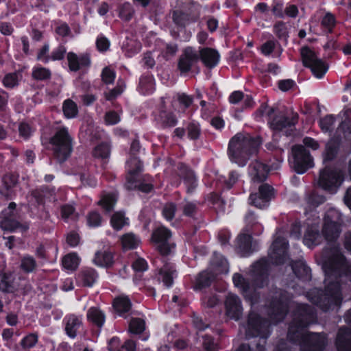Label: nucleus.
Wrapping results in <instances>:
<instances>
[{
    "instance_id": "obj_1",
    "label": "nucleus",
    "mask_w": 351,
    "mask_h": 351,
    "mask_svg": "<svg viewBox=\"0 0 351 351\" xmlns=\"http://www.w3.org/2000/svg\"><path fill=\"white\" fill-rule=\"evenodd\" d=\"M346 263V258L341 253L328 257L322 265L326 276L324 288L314 287L306 292L308 300L324 312L341 305L343 296L339 278Z\"/></svg>"
},
{
    "instance_id": "obj_2",
    "label": "nucleus",
    "mask_w": 351,
    "mask_h": 351,
    "mask_svg": "<svg viewBox=\"0 0 351 351\" xmlns=\"http://www.w3.org/2000/svg\"><path fill=\"white\" fill-rule=\"evenodd\" d=\"M290 297L285 290H280L278 295L271 298L268 305L267 319L258 313L250 311L247 320L248 335L263 339H267L271 335V322L278 324L285 319L289 310Z\"/></svg>"
},
{
    "instance_id": "obj_3",
    "label": "nucleus",
    "mask_w": 351,
    "mask_h": 351,
    "mask_svg": "<svg viewBox=\"0 0 351 351\" xmlns=\"http://www.w3.org/2000/svg\"><path fill=\"white\" fill-rule=\"evenodd\" d=\"M289 247L288 242L283 237H277L272 243L268 258L263 257L252 265V283L257 288L268 285L270 265H282L285 263Z\"/></svg>"
},
{
    "instance_id": "obj_4",
    "label": "nucleus",
    "mask_w": 351,
    "mask_h": 351,
    "mask_svg": "<svg viewBox=\"0 0 351 351\" xmlns=\"http://www.w3.org/2000/svg\"><path fill=\"white\" fill-rule=\"evenodd\" d=\"M262 144L263 138L259 135L237 133L228 143L229 158L239 167H243L252 157L258 154Z\"/></svg>"
},
{
    "instance_id": "obj_5",
    "label": "nucleus",
    "mask_w": 351,
    "mask_h": 351,
    "mask_svg": "<svg viewBox=\"0 0 351 351\" xmlns=\"http://www.w3.org/2000/svg\"><path fill=\"white\" fill-rule=\"evenodd\" d=\"M340 145L341 141L339 138H332L326 145L323 160L325 167L320 171L318 180L319 186L326 191L336 190L344 180L341 169L328 164L336 158Z\"/></svg>"
},
{
    "instance_id": "obj_6",
    "label": "nucleus",
    "mask_w": 351,
    "mask_h": 351,
    "mask_svg": "<svg viewBox=\"0 0 351 351\" xmlns=\"http://www.w3.org/2000/svg\"><path fill=\"white\" fill-rule=\"evenodd\" d=\"M317 318L315 308L308 304H299L293 312V317L288 326L287 340L300 347L306 337V330Z\"/></svg>"
},
{
    "instance_id": "obj_7",
    "label": "nucleus",
    "mask_w": 351,
    "mask_h": 351,
    "mask_svg": "<svg viewBox=\"0 0 351 351\" xmlns=\"http://www.w3.org/2000/svg\"><path fill=\"white\" fill-rule=\"evenodd\" d=\"M73 139L66 127H59L49 138L51 145L53 158L59 164L66 162L73 151Z\"/></svg>"
},
{
    "instance_id": "obj_8",
    "label": "nucleus",
    "mask_w": 351,
    "mask_h": 351,
    "mask_svg": "<svg viewBox=\"0 0 351 351\" xmlns=\"http://www.w3.org/2000/svg\"><path fill=\"white\" fill-rule=\"evenodd\" d=\"M278 151L279 156L276 158H267L265 161L260 159L252 161L249 166V174L254 182H265L271 171L278 170L282 164V158Z\"/></svg>"
},
{
    "instance_id": "obj_9",
    "label": "nucleus",
    "mask_w": 351,
    "mask_h": 351,
    "mask_svg": "<svg viewBox=\"0 0 351 351\" xmlns=\"http://www.w3.org/2000/svg\"><path fill=\"white\" fill-rule=\"evenodd\" d=\"M293 170L298 174H303L313 167V158L310 152L301 144L291 147V157L289 159Z\"/></svg>"
},
{
    "instance_id": "obj_10",
    "label": "nucleus",
    "mask_w": 351,
    "mask_h": 351,
    "mask_svg": "<svg viewBox=\"0 0 351 351\" xmlns=\"http://www.w3.org/2000/svg\"><path fill=\"white\" fill-rule=\"evenodd\" d=\"M300 56L304 66L310 69L317 78H322L328 71V64L317 58L315 52L308 46H304L300 49Z\"/></svg>"
},
{
    "instance_id": "obj_11",
    "label": "nucleus",
    "mask_w": 351,
    "mask_h": 351,
    "mask_svg": "<svg viewBox=\"0 0 351 351\" xmlns=\"http://www.w3.org/2000/svg\"><path fill=\"white\" fill-rule=\"evenodd\" d=\"M176 175L173 184L176 187H178L182 182L186 193L192 194L195 192L198 186V178L189 165L179 162L176 166Z\"/></svg>"
},
{
    "instance_id": "obj_12",
    "label": "nucleus",
    "mask_w": 351,
    "mask_h": 351,
    "mask_svg": "<svg viewBox=\"0 0 351 351\" xmlns=\"http://www.w3.org/2000/svg\"><path fill=\"white\" fill-rule=\"evenodd\" d=\"M130 165H134V169H129L127 171L126 183L125 186L128 191L138 190L145 193H149L154 189V185L151 183L138 182V177L143 171V163L141 160L132 159Z\"/></svg>"
},
{
    "instance_id": "obj_13",
    "label": "nucleus",
    "mask_w": 351,
    "mask_h": 351,
    "mask_svg": "<svg viewBox=\"0 0 351 351\" xmlns=\"http://www.w3.org/2000/svg\"><path fill=\"white\" fill-rule=\"evenodd\" d=\"M258 191L252 193L249 197L250 204L259 209L269 207L270 202L276 197V189L267 183L261 182Z\"/></svg>"
},
{
    "instance_id": "obj_14",
    "label": "nucleus",
    "mask_w": 351,
    "mask_h": 351,
    "mask_svg": "<svg viewBox=\"0 0 351 351\" xmlns=\"http://www.w3.org/2000/svg\"><path fill=\"white\" fill-rule=\"evenodd\" d=\"M171 236V230L165 226H159L152 231L151 242L163 256L169 255L171 248L175 247L173 243H170L169 241Z\"/></svg>"
},
{
    "instance_id": "obj_15",
    "label": "nucleus",
    "mask_w": 351,
    "mask_h": 351,
    "mask_svg": "<svg viewBox=\"0 0 351 351\" xmlns=\"http://www.w3.org/2000/svg\"><path fill=\"white\" fill-rule=\"evenodd\" d=\"M232 282L236 287L241 289L244 299L251 306L259 302L261 298L259 292L251 287L250 282L242 274L239 273L234 274Z\"/></svg>"
},
{
    "instance_id": "obj_16",
    "label": "nucleus",
    "mask_w": 351,
    "mask_h": 351,
    "mask_svg": "<svg viewBox=\"0 0 351 351\" xmlns=\"http://www.w3.org/2000/svg\"><path fill=\"white\" fill-rule=\"evenodd\" d=\"M328 344V336L326 333L306 332L302 351H324Z\"/></svg>"
},
{
    "instance_id": "obj_17",
    "label": "nucleus",
    "mask_w": 351,
    "mask_h": 351,
    "mask_svg": "<svg viewBox=\"0 0 351 351\" xmlns=\"http://www.w3.org/2000/svg\"><path fill=\"white\" fill-rule=\"evenodd\" d=\"M199 61V55L196 50L191 47H186L178 62V69L180 71L181 75L189 73L193 66Z\"/></svg>"
},
{
    "instance_id": "obj_18",
    "label": "nucleus",
    "mask_w": 351,
    "mask_h": 351,
    "mask_svg": "<svg viewBox=\"0 0 351 351\" xmlns=\"http://www.w3.org/2000/svg\"><path fill=\"white\" fill-rule=\"evenodd\" d=\"M216 278L214 272L209 269L199 271L192 280V289L195 292H203L210 288Z\"/></svg>"
},
{
    "instance_id": "obj_19",
    "label": "nucleus",
    "mask_w": 351,
    "mask_h": 351,
    "mask_svg": "<svg viewBox=\"0 0 351 351\" xmlns=\"http://www.w3.org/2000/svg\"><path fill=\"white\" fill-rule=\"evenodd\" d=\"M332 211H328L326 213L324 218V225L322 228V234L327 241L336 240L340 234V225L337 221L332 219Z\"/></svg>"
},
{
    "instance_id": "obj_20",
    "label": "nucleus",
    "mask_w": 351,
    "mask_h": 351,
    "mask_svg": "<svg viewBox=\"0 0 351 351\" xmlns=\"http://www.w3.org/2000/svg\"><path fill=\"white\" fill-rule=\"evenodd\" d=\"M155 119L163 129L173 128L178 123L176 114L167 108L164 101L160 105Z\"/></svg>"
},
{
    "instance_id": "obj_21",
    "label": "nucleus",
    "mask_w": 351,
    "mask_h": 351,
    "mask_svg": "<svg viewBox=\"0 0 351 351\" xmlns=\"http://www.w3.org/2000/svg\"><path fill=\"white\" fill-rule=\"evenodd\" d=\"M225 306L228 317L236 321L240 319L243 313V306L239 296L229 293L226 298Z\"/></svg>"
},
{
    "instance_id": "obj_22",
    "label": "nucleus",
    "mask_w": 351,
    "mask_h": 351,
    "mask_svg": "<svg viewBox=\"0 0 351 351\" xmlns=\"http://www.w3.org/2000/svg\"><path fill=\"white\" fill-rule=\"evenodd\" d=\"M114 313L123 319H127L130 315L132 303L128 295H120L115 297L112 302Z\"/></svg>"
},
{
    "instance_id": "obj_23",
    "label": "nucleus",
    "mask_w": 351,
    "mask_h": 351,
    "mask_svg": "<svg viewBox=\"0 0 351 351\" xmlns=\"http://www.w3.org/2000/svg\"><path fill=\"white\" fill-rule=\"evenodd\" d=\"M66 58L69 68L73 72L84 68H89L91 65L90 56L87 53L77 56L75 53L70 51L67 53Z\"/></svg>"
},
{
    "instance_id": "obj_24",
    "label": "nucleus",
    "mask_w": 351,
    "mask_h": 351,
    "mask_svg": "<svg viewBox=\"0 0 351 351\" xmlns=\"http://www.w3.org/2000/svg\"><path fill=\"white\" fill-rule=\"evenodd\" d=\"M75 279L78 286L93 287L99 279V274L92 267H83L77 273Z\"/></svg>"
},
{
    "instance_id": "obj_25",
    "label": "nucleus",
    "mask_w": 351,
    "mask_h": 351,
    "mask_svg": "<svg viewBox=\"0 0 351 351\" xmlns=\"http://www.w3.org/2000/svg\"><path fill=\"white\" fill-rule=\"evenodd\" d=\"M199 60L208 69H213L217 66L220 61L219 51L211 47H200L199 50Z\"/></svg>"
},
{
    "instance_id": "obj_26",
    "label": "nucleus",
    "mask_w": 351,
    "mask_h": 351,
    "mask_svg": "<svg viewBox=\"0 0 351 351\" xmlns=\"http://www.w3.org/2000/svg\"><path fill=\"white\" fill-rule=\"evenodd\" d=\"M337 351H351V328L348 326H341L337 331L335 340Z\"/></svg>"
},
{
    "instance_id": "obj_27",
    "label": "nucleus",
    "mask_w": 351,
    "mask_h": 351,
    "mask_svg": "<svg viewBox=\"0 0 351 351\" xmlns=\"http://www.w3.org/2000/svg\"><path fill=\"white\" fill-rule=\"evenodd\" d=\"M292 271L295 277L300 281L307 282L311 280V269L304 260L292 261L291 263Z\"/></svg>"
},
{
    "instance_id": "obj_28",
    "label": "nucleus",
    "mask_w": 351,
    "mask_h": 351,
    "mask_svg": "<svg viewBox=\"0 0 351 351\" xmlns=\"http://www.w3.org/2000/svg\"><path fill=\"white\" fill-rule=\"evenodd\" d=\"M51 71L49 69L45 68V85L47 95L51 97L56 101H59L58 95L61 92V87L62 84V79L60 77H56L53 82L50 81Z\"/></svg>"
},
{
    "instance_id": "obj_29",
    "label": "nucleus",
    "mask_w": 351,
    "mask_h": 351,
    "mask_svg": "<svg viewBox=\"0 0 351 351\" xmlns=\"http://www.w3.org/2000/svg\"><path fill=\"white\" fill-rule=\"evenodd\" d=\"M16 206L14 202H11L8 207L2 212L3 220L0 224L3 230L12 231L19 227V223L13 219Z\"/></svg>"
},
{
    "instance_id": "obj_30",
    "label": "nucleus",
    "mask_w": 351,
    "mask_h": 351,
    "mask_svg": "<svg viewBox=\"0 0 351 351\" xmlns=\"http://www.w3.org/2000/svg\"><path fill=\"white\" fill-rule=\"evenodd\" d=\"M298 121V114H295L291 117L281 116L274 117L270 121V125L272 130L275 131H282L286 128H293Z\"/></svg>"
},
{
    "instance_id": "obj_31",
    "label": "nucleus",
    "mask_w": 351,
    "mask_h": 351,
    "mask_svg": "<svg viewBox=\"0 0 351 351\" xmlns=\"http://www.w3.org/2000/svg\"><path fill=\"white\" fill-rule=\"evenodd\" d=\"M155 80L152 73L146 72L139 78L137 90L143 95H150L155 91Z\"/></svg>"
},
{
    "instance_id": "obj_32",
    "label": "nucleus",
    "mask_w": 351,
    "mask_h": 351,
    "mask_svg": "<svg viewBox=\"0 0 351 351\" xmlns=\"http://www.w3.org/2000/svg\"><path fill=\"white\" fill-rule=\"evenodd\" d=\"M172 19L178 27L184 28L186 25L196 22L199 19V14L174 10L172 13Z\"/></svg>"
},
{
    "instance_id": "obj_33",
    "label": "nucleus",
    "mask_w": 351,
    "mask_h": 351,
    "mask_svg": "<svg viewBox=\"0 0 351 351\" xmlns=\"http://www.w3.org/2000/svg\"><path fill=\"white\" fill-rule=\"evenodd\" d=\"M260 52L265 56L272 55L274 58H278L281 56L282 48L278 41L273 38L267 40L261 45Z\"/></svg>"
},
{
    "instance_id": "obj_34",
    "label": "nucleus",
    "mask_w": 351,
    "mask_h": 351,
    "mask_svg": "<svg viewBox=\"0 0 351 351\" xmlns=\"http://www.w3.org/2000/svg\"><path fill=\"white\" fill-rule=\"evenodd\" d=\"M236 242V250L242 256H247L252 253V237L250 234H239Z\"/></svg>"
},
{
    "instance_id": "obj_35",
    "label": "nucleus",
    "mask_w": 351,
    "mask_h": 351,
    "mask_svg": "<svg viewBox=\"0 0 351 351\" xmlns=\"http://www.w3.org/2000/svg\"><path fill=\"white\" fill-rule=\"evenodd\" d=\"M322 241V235L317 226H308L304 234L303 243L309 248L318 245Z\"/></svg>"
},
{
    "instance_id": "obj_36",
    "label": "nucleus",
    "mask_w": 351,
    "mask_h": 351,
    "mask_svg": "<svg viewBox=\"0 0 351 351\" xmlns=\"http://www.w3.org/2000/svg\"><path fill=\"white\" fill-rule=\"evenodd\" d=\"M19 278L11 274H5L0 280V290L5 293H13L19 289Z\"/></svg>"
},
{
    "instance_id": "obj_37",
    "label": "nucleus",
    "mask_w": 351,
    "mask_h": 351,
    "mask_svg": "<svg viewBox=\"0 0 351 351\" xmlns=\"http://www.w3.org/2000/svg\"><path fill=\"white\" fill-rule=\"evenodd\" d=\"M337 24V19L331 12H326L320 21L321 29L325 35L333 34Z\"/></svg>"
},
{
    "instance_id": "obj_38",
    "label": "nucleus",
    "mask_w": 351,
    "mask_h": 351,
    "mask_svg": "<svg viewBox=\"0 0 351 351\" xmlns=\"http://www.w3.org/2000/svg\"><path fill=\"white\" fill-rule=\"evenodd\" d=\"M93 261L97 266L110 268L113 265L114 256L110 251H97Z\"/></svg>"
},
{
    "instance_id": "obj_39",
    "label": "nucleus",
    "mask_w": 351,
    "mask_h": 351,
    "mask_svg": "<svg viewBox=\"0 0 351 351\" xmlns=\"http://www.w3.org/2000/svg\"><path fill=\"white\" fill-rule=\"evenodd\" d=\"M65 332L66 334L71 339H74L77 336V332L82 326V321L75 315H71L65 318Z\"/></svg>"
},
{
    "instance_id": "obj_40",
    "label": "nucleus",
    "mask_w": 351,
    "mask_h": 351,
    "mask_svg": "<svg viewBox=\"0 0 351 351\" xmlns=\"http://www.w3.org/2000/svg\"><path fill=\"white\" fill-rule=\"evenodd\" d=\"M80 263V258L76 252H71L63 256L62 259V266L63 269L68 271L73 272L75 271Z\"/></svg>"
},
{
    "instance_id": "obj_41",
    "label": "nucleus",
    "mask_w": 351,
    "mask_h": 351,
    "mask_svg": "<svg viewBox=\"0 0 351 351\" xmlns=\"http://www.w3.org/2000/svg\"><path fill=\"white\" fill-rule=\"evenodd\" d=\"M105 318V314L98 308L91 307L87 312L88 320L99 328L103 326Z\"/></svg>"
},
{
    "instance_id": "obj_42",
    "label": "nucleus",
    "mask_w": 351,
    "mask_h": 351,
    "mask_svg": "<svg viewBox=\"0 0 351 351\" xmlns=\"http://www.w3.org/2000/svg\"><path fill=\"white\" fill-rule=\"evenodd\" d=\"M273 32L279 40L287 43L289 35L285 22L282 20L277 21L273 26Z\"/></svg>"
},
{
    "instance_id": "obj_43",
    "label": "nucleus",
    "mask_w": 351,
    "mask_h": 351,
    "mask_svg": "<svg viewBox=\"0 0 351 351\" xmlns=\"http://www.w3.org/2000/svg\"><path fill=\"white\" fill-rule=\"evenodd\" d=\"M111 152V146L108 142H101L95 147L93 151V156L95 158L103 160L109 158Z\"/></svg>"
},
{
    "instance_id": "obj_44",
    "label": "nucleus",
    "mask_w": 351,
    "mask_h": 351,
    "mask_svg": "<svg viewBox=\"0 0 351 351\" xmlns=\"http://www.w3.org/2000/svg\"><path fill=\"white\" fill-rule=\"evenodd\" d=\"M227 260L220 254L214 252L210 261L211 267L219 273H223L227 271Z\"/></svg>"
},
{
    "instance_id": "obj_45",
    "label": "nucleus",
    "mask_w": 351,
    "mask_h": 351,
    "mask_svg": "<svg viewBox=\"0 0 351 351\" xmlns=\"http://www.w3.org/2000/svg\"><path fill=\"white\" fill-rule=\"evenodd\" d=\"M62 112L66 119H73L78 114V107L75 101L71 99H66L62 104Z\"/></svg>"
},
{
    "instance_id": "obj_46",
    "label": "nucleus",
    "mask_w": 351,
    "mask_h": 351,
    "mask_svg": "<svg viewBox=\"0 0 351 351\" xmlns=\"http://www.w3.org/2000/svg\"><path fill=\"white\" fill-rule=\"evenodd\" d=\"M187 138L191 141L198 140L202 134V128L199 122L193 120L186 127Z\"/></svg>"
},
{
    "instance_id": "obj_47",
    "label": "nucleus",
    "mask_w": 351,
    "mask_h": 351,
    "mask_svg": "<svg viewBox=\"0 0 351 351\" xmlns=\"http://www.w3.org/2000/svg\"><path fill=\"white\" fill-rule=\"evenodd\" d=\"M117 202V197L114 193H108L102 196L98 204L100 205L106 213H110L114 210Z\"/></svg>"
},
{
    "instance_id": "obj_48",
    "label": "nucleus",
    "mask_w": 351,
    "mask_h": 351,
    "mask_svg": "<svg viewBox=\"0 0 351 351\" xmlns=\"http://www.w3.org/2000/svg\"><path fill=\"white\" fill-rule=\"evenodd\" d=\"M121 244L125 250L137 248L140 243L139 239L133 233H126L121 237Z\"/></svg>"
},
{
    "instance_id": "obj_49",
    "label": "nucleus",
    "mask_w": 351,
    "mask_h": 351,
    "mask_svg": "<svg viewBox=\"0 0 351 351\" xmlns=\"http://www.w3.org/2000/svg\"><path fill=\"white\" fill-rule=\"evenodd\" d=\"M134 14V10L129 2H124L119 6V16L125 21H130Z\"/></svg>"
},
{
    "instance_id": "obj_50",
    "label": "nucleus",
    "mask_w": 351,
    "mask_h": 351,
    "mask_svg": "<svg viewBox=\"0 0 351 351\" xmlns=\"http://www.w3.org/2000/svg\"><path fill=\"white\" fill-rule=\"evenodd\" d=\"M145 330V322L139 317H132L129 323V332L134 335H140Z\"/></svg>"
},
{
    "instance_id": "obj_51",
    "label": "nucleus",
    "mask_w": 351,
    "mask_h": 351,
    "mask_svg": "<svg viewBox=\"0 0 351 351\" xmlns=\"http://www.w3.org/2000/svg\"><path fill=\"white\" fill-rule=\"evenodd\" d=\"M141 148V146L139 140L138 138H134L132 141L131 145H130V158L128 160V161L126 162L127 171H128L129 169H134L135 168L134 165H132L133 167H132V165H131L130 161L132 160V159H136L138 160H141L140 158L137 156L138 154L140 152Z\"/></svg>"
},
{
    "instance_id": "obj_52",
    "label": "nucleus",
    "mask_w": 351,
    "mask_h": 351,
    "mask_svg": "<svg viewBox=\"0 0 351 351\" xmlns=\"http://www.w3.org/2000/svg\"><path fill=\"white\" fill-rule=\"evenodd\" d=\"M48 50V46L45 45V53ZM66 48L63 45H59L57 48L54 49L50 55L45 53V63L49 61L62 60L64 58L66 54Z\"/></svg>"
},
{
    "instance_id": "obj_53",
    "label": "nucleus",
    "mask_w": 351,
    "mask_h": 351,
    "mask_svg": "<svg viewBox=\"0 0 351 351\" xmlns=\"http://www.w3.org/2000/svg\"><path fill=\"white\" fill-rule=\"evenodd\" d=\"M272 15L276 19H285V2L283 0H271L269 6Z\"/></svg>"
},
{
    "instance_id": "obj_54",
    "label": "nucleus",
    "mask_w": 351,
    "mask_h": 351,
    "mask_svg": "<svg viewBox=\"0 0 351 351\" xmlns=\"http://www.w3.org/2000/svg\"><path fill=\"white\" fill-rule=\"evenodd\" d=\"M127 219L124 213L116 212L111 217L110 225L114 230L119 231L127 223Z\"/></svg>"
},
{
    "instance_id": "obj_55",
    "label": "nucleus",
    "mask_w": 351,
    "mask_h": 351,
    "mask_svg": "<svg viewBox=\"0 0 351 351\" xmlns=\"http://www.w3.org/2000/svg\"><path fill=\"white\" fill-rule=\"evenodd\" d=\"M176 102H178L180 106L182 111L186 110L189 108L193 102V97L191 95H188L186 93H178L176 96V99H174L172 101V106L174 107Z\"/></svg>"
},
{
    "instance_id": "obj_56",
    "label": "nucleus",
    "mask_w": 351,
    "mask_h": 351,
    "mask_svg": "<svg viewBox=\"0 0 351 351\" xmlns=\"http://www.w3.org/2000/svg\"><path fill=\"white\" fill-rule=\"evenodd\" d=\"M326 201L324 195H320L315 192L308 193L306 197V202L310 209L315 208Z\"/></svg>"
},
{
    "instance_id": "obj_57",
    "label": "nucleus",
    "mask_w": 351,
    "mask_h": 351,
    "mask_svg": "<svg viewBox=\"0 0 351 351\" xmlns=\"http://www.w3.org/2000/svg\"><path fill=\"white\" fill-rule=\"evenodd\" d=\"M20 267L27 273L32 272L36 267V262L32 256H25L21 258Z\"/></svg>"
},
{
    "instance_id": "obj_58",
    "label": "nucleus",
    "mask_w": 351,
    "mask_h": 351,
    "mask_svg": "<svg viewBox=\"0 0 351 351\" xmlns=\"http://www.w3.org/2000/svg\"><path fill=\"white\" fill-rule=\"evenodd\" d=\"M202 347L204 351H218V345L210 335L202 336Z\"/></svg>"
},
{
    "instance_id": "obj_59",
    "label": "nucleus",
    "mask_w": 351,
    "mask_h": 351,
    "mask_svg": "<svg viewBox=\"0 0 351 351\" xmlns=\"http://www.w3.org/2000/svg\"><path fill=\"white\" fill-rule=\"evenodd\" d=\"M87 225L91 228L99 227L101 224L102 217L96 210H92L87 215Z\"/></svg>"
},
{
    "instance_id": "obj_60",
    "label": "nucleus",
    "mask_w": 351,
    "mask_h": 351,
    "mask_svg": "<svg viewBox=\"0 0 351 351\" xmlns=\"http://www.w3.org/2000/svg\"><path fill=\"white\" fill-rule=\"evenodd\" d=\"M335 121V117L332 114H328L319 121V125L324 132L330 131Z\"/></svg>"
},
{
    "instance_id": "obj_61",
    "label": "nucleus",
    "mask_w": 351,
    "mask_h": 351,
    "mask_svg": "<svg viewBox=\"0 0 351 351\" xmlns=\"http://www.w3.org/2000/svg\"><path fill=\"white\" fill-rule=\"evenodd\" d=\"M159 279L162 280L164 285L167 288L172 287L173 284L172 271L169 269H160L159 271Z\"/></svg>"
},
{
    "instance_id": "obj_62",
    "label": "nucleus",
    "mask_w": 351,
    "mask_h": 351,
    "mask_svg": "<svg viewBox=\"0 0 351 351\" xmlns=\"http://www.w3.org/2000/svg\"><path fill=\"white\" fill-rule=\"evenodd\" d=\"M102 82L106 84H113L116 77L115 72L108 66H106L102 69L101 73Z\"/></svg>"
},
{
    "instance_id": "obj_63",
    "label": "nucleus",
    "mask_w": 351,
    "mask_h": 351,
    "mask_svg": "<svg viewBox=\"0 0 351 351\" xmlns=\"http://www.w3.org/2000/svg\"><path fill=\"white\" fill-rule=\"evenodd\" d=\"M202 302L206 307L213 308L218 304L219 300L215 293H205L202 297Z\"/></svg>"
},
{
    "instance_id": "obj_64",
    "label": "nucleus",
    "mask_w": 351,
    "mask_h": 351,
    "mask_svg": "<svg viewBox=\"0 0 351 351\" xmlns=\"http://www.w3.org/2000/svg\"><path fill=\"white\" fill-rule=\"evenodd\" d=\"M197 204L195 202H187L182 208L183 215L184 216L194 218L197 213Z\"/></svg>"
}]
</instances>
